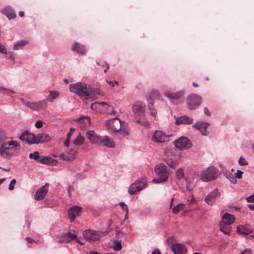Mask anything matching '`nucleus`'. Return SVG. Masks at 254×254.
Instances as JSON below:
<instances>
[{
	"label": "nucleus",
	"instance_id": "1",
	"mask_svg": "<svg viewBox=\"0 0 254 254\" xmlns=\"http://www.w3.org/2000/svg\"><path fill=\"white\" fill-rule=\"evenodd\" d=\"M70 91L81 97H87L88 99H94L95 95H99V91L93 89L90 85L84 82H77L70 85Z\"/></svg>",
	"mask_w": 254,
	"mask_h": 254
},
{
	"label": "nucleus",
	"instance_id": "2",
	"mask_svg": "<svg viewBox=\"0 0 254 254\" xmlns=\"http://www.w3.org/2000/svg\"><path fill=\"white\" fill-rule=\"evenodd\" d=\"M124 124L118 118L107 120L105 122V127L109 133L115 134L119 132L121 135L125 136L128 135L129 132Z\"/></svg>",
	"mask_w": 254,
	"mask_h": 254
},
{
	"label": "nucleus",
	"instance_id": "3",
	"mask_svg": "<svg viewBox=\"0 0 254 254\" xmlns=\"http://www.w3.org/2000/svg\"><path fill=\"white\" fill-rule=\"evenodd\" d=\"M219 175V172L216 168L210 166L202 171L199 178L203 182H208L216 179Z\"/></svg>",
	"mask_w": 254,
	"mask_h": 254
},
{
	"label": "nucleus",
	"instance_id": "4",
	"mask_svg": "<svg viewBox=\"0 0 254 254\" xmlns=\"http://www.w3.org/2000/svg\"><path fill=\"white\" fill-rule=\"evenodd\" d=\"M155 172L158 178L152 180L153 183L158 184L166 182L169 177L167 167L163 164H158L155 168Z\"/></svg>",
	"mask_w": 254,
	"mask_h": 254
},
{
	"label": "nucleus",
	"instance_id": "5",
	"mask_svg": "<svg viewBox=\"0 0 254 254\" xmlns=\"http://www.w3.org/2000/svg\"><path fill=\"white\" fill-rule=\"evenodd\" d=\"M147 186V182L146 179L144 178H141L136 180L129 186L128 192L130 195H134L146 188Z\"/></svg>",
	"mask_w": 254,
	"mask_h": 254
},
{
	"label": "nucleus",
	"instance_id": "6",
	"mask_svg": "<svg viewBox=\"0 0 254 254\" xmlns=\"http://www.w3.org/2000/svg\"><path fill=\"white\" fill-rule=\"evenodd\" d=\"M175 146L180 150L190 149L192 146L191 141L187 137H181L174 141Z\"/></svg>",
	"mask_w": 254,
	"mask_h": 254
},
{
	"label": "nucleus",
	"instance_id": "7",
	"mask_svg": "<svg viewBox=\"0 0 254 254\" xmlns=\"http://www.w3.org/2000/svg\"><path fill=\"white\" fill-rule=\"evenodd\" d=\"M201 102V98L197 94L190 95L186 99V103L190 110L195 109L200 104Z\"/></svg>",
	"mask_w": 254,
	"mask_h": 254
},
{
	"label": "nucleus",
	"instance_id": "8",
	"mask_svg": "<svg viewBox=\"0 0 254 254\" xmlns=\"http://www.w3.org/2000/svg\"><path fill=\"white\" fill-rule=\"evenodd\" d=\"M145 104L140 101L135 102L132 106V110L135 116L143 117L144 114Z\"/></svg>",
	"mask_w": 254,
	"mask_h": 254
},
{
	"label": "nucleus",
	"instance_id": "9",
	"mask_svg": "<svg viewBox=\"0 0 254 254\" xmlns=\"http://www.w3.org/2000/svg\"><path fill=\"white\" fill-rule=\"evenodd\" d=\"M152 140L157 143H163L169 140V137L160 130L155 131L152 136Z\"/></svg>",
	"mask_w": 254,
	"mask_h": 254
},
{
	"label": "nucleus",
	"instance_id": "10",
	"mask_svg": "<svg viewBox=\"0 0 254 254\" xmlns=\"http://www.w3.org/2000/svg\"><path fill=\"white\" fill-rule=\"evenodd\" d=\"M49 186V184L46 183L44 186H42L38 189L34 195V199L37 200L43 199L48 192Z\"/></svg>",
	"mask_w": 254,
	"mask_h": 254
},
{
	"label": "nucleus",
	"instance_id": "11",
	"mask_svg": "<svg viewBox=\"0 0 254 254\" xmlns=\"http://www.w3.org/2000/svg\"><path fill=\"white\" fill-rule=\"evenodd\" d=\"M82 211V207L74 206L68 209V218L71 222L74 221L75 218L78 216Z\"/></svg>",
	"mask_w": 254,
	"mask_h": 254
},
{
	"label": "nucleus",
	"instance_id": "12",
	"mask_svg": "<svg viewBox=\"0 0 254 254\" xmlns=\"http://www.w3.org/2000/svg\"><path fill=\"white\" fill-rule=\"evenodd\" d=\"M184 94L185 91L183 90L173 92L171 90H167L164 92V95L170 100H177L184 96Z\"/></svg>",
	"mask_w": 254,
	"mask_h": 254
},
{
	"label": "nucleus",
	"instance_id": "13",
	"mask_svg": "<svg viewBox=\"0 0 254 254\" xmlns=\"http://www.w3.org/2000/svg\"><path fill=\"white\" fill-rule=\"evenodd\" d=\"M83 235L84 239L89 241H95L100 239L99 235L95 231L91 230L84 231Z\"/></svg>",
	"mask_w": 254,
	"mask_h": 254
},
{
	"label": "nucleus",
	"instance_id": "14",
	"mask_svg": "<svg viewBox=\"0 0 254 254\" xmlns=\"http://www.w3.org/2000/svg\"><path fill=\"white\" fill-rule=\"evenodd\" d=\"M19 139L28 144H36V138L34 133L25 131L20 136Z\"/></svg>",
	"mask_w": 254,
	"mask_h": 254
},
{
	"label": "nucleus",
	"instance_id": "15",
	"mask_svg": "<svg viewBox=\"0 0 254 254\" xmlns=\"http://www.w3.org/2000/svg\"><path fill=\"white\" fill-rule=\"evenodd\" d=\"M87 138L90 141L95 144H100V141L101 138V136H99L94 132L93 130H89L86 133Z\"/></svg>",
	"mask_w": 254,
	"mask_h": 254
},
{
	"label": "nucleus",
	"instance_id": "16",
	"mask_svg": "<svg viewBox=\"0 0 254 254\" xmlns=\"http://www.w3.org/2000/svg\"><path fill=\"white\" fill-rule=\"evenodd\" d=\"M81 129H85L90 125V119L88 117L85 116L78 118L75 120Z\"/></svg>",
	"mask_w": 254,
	"mask_h": 254
},
{
	"label": "nucleus",
	"instance_id": "17",
	"mask_svg": "<svg viewBox=\"0 0 254 254\" xmlns=\"http://www.w3.org/2000/svg\"><path fill=\"white\" fill-rule=\"evenodd\" d=\"M219 194L218 189H214L209 192L204 198V201L208 204L211 205L213 203L215 198Z\"/></svg>",
	"mask_w": 254,
	"mask_h": 254
},
{
	"label": "nucleus",
	"instance_id": "18",
	"mask_svg": "<svg viewBox=\"0 0 254 254\" xmlns=\"http://www.w3.org/2000/svg\"><path fill=\"white\" fill-rule=\"evenodd\" d=\"M71 152H72V155H69V152H65L59 155V157L64 160L71 161L75 158L77 149L76 148H73L71 149Z\"/></svg>",
	"mask_w": 254,
	"mask_h": 254
},
{
	"label": "nucleus",
	"instance_id": "19",
	"mask_svg": "<svg viewBox=\"0 0 254 254\" xmlns=\"http://www.w3.org/2000/svg\"><path fill=\"white\" fill-rule=\"evenodd\" d=\"M209 125V124L206 122H197L193 125V127L198 129L202 135H207L208 134L207 128Z\"/></svg>",
	"mask_w": 254,
	"mask_h": 254
},
{
	"label": "nucleus",
	"instance_id": "20",
	"mask_svg": "<svg viewBox=\"0 0 254 254\" xmlns=\"http://www.w3.org/2000/svg\"><path fill=\"white\" fill-rule=\"evenodd\" d=\"M100 144L109 148H113L115 146V143L113 139L107 136H101Z\"/></svg>",
	"mask_w": 254,
	"mask_h": 254
},
{
	"label": "nucleus",
	"instance_id": "21",
	"mask_svg": "<svg viewBox=\"0 0 254 254\" xmlns=\"http://www.w3.org/2000/svg\"><path fill=\"white\" fill-rule=\"evenodd\" d=\"M172 250L175 254H185L187 252L186 247L180 244H173Z\"/></svg>",
	"mask_w": 254,
	"mask_h": 254
},
{
	"label": "nucleus",
	"instance_id": "22",
	"mask_svg": "<svg viewBox=\"0 0 254 254\" xmlns=\"http://www.w3.org/2000/svg\"><path fill=\"white\" fill-rule=\"evenodd\" d=\"M14 144V141L10 140L9 141L5 142L3 143L0 147V153L1 155L4 157H6L7 154H5V152H7L8 151L10 145H12Z\"/></svg>",
	"mask_w": 254,
	"mask_h": 254
},
{
	"label": "nucleus",
	"instance_id": "23",
	"mask_svg": "<svg viewBox=\"0 0 254 254\" xmlns=\"http://www.w3.org/2000/svg\"><path fill=\"white\" fill-rule=\"evenodd\" d=\"M9 150L7 152H5L4 154H7L6 157H11L14 155L15 153H16L18 150L20 149V146L19 144L17 142L14 141V144L10 145Z\"/></svg>",
	"mask_w": 254,
	"mask_h": 254
},
{
	"label": "nucleus",
	"instance_id": "24",
	"mask_svg": "<svg viewBox=\"0 0 254 254\" xmlns=\"http://www.w3.org/2000/svg\"><path fill=\"white\" fill-rule=\"evenodd\" d=\"M193 123L192 119L187 116L179 117L176 119L175 124L179 125L180 124H188L190 125Z\"/></svg>",
	"mask_w": 254,
	"mask_h": 254
},
{
	"label": "nucleus",
	"instance_id": "25",
	"mask_svg": "<svg viewBox=\"0 0 254 254\" xmlns=\"http://www.w3.org/2000/svg\"><path fill=\"white\" fill-rule=\"evenodd\" d=\"M35 138L36 144L48 142L51 140L50 136L48 134L44 133L38 134L35 136Z\"/></svg>",
	"mask_w": 254,
	"mask_h": 254
},
{
	"label": "nucleus",
	"instance_id": "26",
	"mask_svg": "<svg viewBox=\"0 0 254 254\" xmlns=\"http://www.w3.org/2000/svg\"><path fill=\"white\" fill-rule=\"evenodd\" d=\"M237 231L242 235H247L252 232V230L250 226L247 225H240L237 227Z\"/></svg>",
	"mask_w": 254,
	"mask_h": 254
},
{
	"label": "nucleus",
	"instance_id": "27",
	"mask_svg": "<svg viewBox=\"0 0 254 254\" xmlns=\"http://www.w3.org/2000/svg\"><path fill=\"white\" fill-rule=\"evenodd\" d=\"M235 221V217L233 215L228 213H225L222 217V220L220 222H224L229 225L232 224Z\"/></svg>",
	"mask_w": 254,
	"mask_h": 254
},
{
	"label": "nucleus",
	"instance_id": "28",
	"mask_svg": "<svg viewBox=\"0 0 254 254\" xmlns=\"http://www.w3.org/2000/svg\"><path fill=\"white\" fill-rule=\"evenodd\" d=\"M1 12L9 19L13 18L16 16L13 11L9 6H6L2 9Z\"/></svg>",
	"mask_w": 254,
	"mask_h": 254
},
{
	"label": "nucleus",
	"instance_id": "29",
	"mask_svg": "<svg viewBox=\"0 0 254 254\" xmlns=\"http://www.w3.org/2000/svg\"><path fill=\"white\" fill-rule=\"evenodd\" d=\"M20 100L24 106L28 107L31 110L37 111L36 102H31L23 98L20 99Z\"/></svg>",
	"mask_w": 254,
	"mask_h": 254
},
{
	"label": "nucleus",
	"instance_id": "30",
	"mask_svg": "<svg viewBox=\"0 0 254 254\" xmlns=\"http://www.w3.org/2000/svg\"><path fill=\"white\" fill-rule=\"evenodd\" d=\"M49 94L46 97V100L49 102H53L60 96V93L55 90L49 91Z\"/></svg>",
	"mask_w": 254,
	"mask_h": 254
},
{
	"label": "nucleus",
	"instance_id": "31",
	"mask_svg": "<svg viewBox=\"0 0 254 254\" xmlns=\"http://www.w3.org/2000/svg\"><path fill=\"white\" fill-rule=\"evenodd\" d=\"M230 225L220 222L219 223L220 230L225 235H229L231 232Z\"/></svg>",
	"mask_w": 254,
	"mask_h": 254
},
{
	"label": "nucleus",
	"instance_id": "32",
	"mask_svg": "<svg viewBox=\"0 0 254 254\" xmlns=\"http://www.w3.org/2000/svg\"><path fill=\"white\" fill-rule=\"evenodd\" d=\"M72 50L80 54H84L85 51L84 46L78 43H75L73 44Z\"/></svg>",
	"mask_w": 254,
	"mask_h": 254
},
{
	"label": "nucleus",
	"instance_id": "33",
	"mask_svg": "<svg viewBox=\"0 0 254 254\" xmlns=\"http://www.w3.org/2000/svg\"><path fill=\"white\" fill-rule=\"evenodd\" d=\"M27 44L28 41L27 40H23L19 41L13 44V49L14 50H18Z\"/></svg>",
	"mask_w": 254,
	"mask_h": 254
},
{
	"label": "nucleus",
	"instance_id": "34",
	"mask_svg": "<svg viewBox=\"0 0 254 254\" xmlns=\"http://www.w3.org/2000/svg\"><path fill=\"white\" fill-rule=\"evenodd\" d=\"M147 101L149 103L148 108L149 109L150 115L154 117H155L157 114V111L153 107V102L151 99L147 98Z\"/></svg>",
	"mask_w": 254,
	"mask_h": 254
},
{
	"label": "nucleus",
	"instance_id": "35",
	"mask_svg": "<svg viewBox=\"0 0 254 254\" xmlns=\"http://www.w3.org/2000/svg\"><path fill=\"white\" fill-rule=\"evenodd\" d=\"M36 103H37V111H39L40 110H43V109H45V108L47 106V101L45 100L37 101Z\"/></svg>",
	"mask_w": 254,
	"mask_h": 254
},
{
	"label": "nucleus",
	"instance_id": "36",
	"mask_svg": "<svg viewBox=\"0 0 254 254\" xmlns=\"http://www.w3.org/2000/svg\"><path fill=\"white\" fill-rule=\"evenodd\" d=\"M84 137L79 133L74 140L73 143L75 145H80L84 142Z\"/></svg>",
	"mask_w": 254,
	"mask_h": 254
},
{
	"label": "nucleus",
	"instance_id": "37",
	"mask_svg": "<svg viewBox=\"0 0 254 254\" xmlns=\"http://www.w3.org/2000/svg\"><path fill=\"white\" fill-rule=\"evenodd\" d=\"M66 235L69 242L72 240H75L77 242L81 244V242L77 240L76 235L74 233L69 231L66 233Z\"/></svg>",
	"mask_w": 254,
	"mask_h": 254
},
{
	"label": "nucleus",
	"instance_id": "38",
	"mask_svg": "<svg viewBox=\"0 0 254 254\" xmlns=\"http://www.w3.org/2000/svg\"><path fill=\"white\" fill-rule=\"evenodd\" d=\"M185 208V205L183 203H180L174 206L172 209V212L174 214H177L180 211Z\"/></svg>",
	"mask_w": 254,
	"mask_h": 254
},
{
	"label": "nucleus",
	"instance_id": "39",
	"mask_svg": "<svg viewBox=\"0 0 254 254\" xmlns=\"http://www.w3.org/2000/svg\"><path fill=\"white\" fill-rule=\"evenodd\" d=\"M0 93L6 95H10L11 94H14V92L10 89L0 86Z\"/></svg>",
	"mask_w": 254,
	"mask_h": 254
},
{
	"label": "nucleus",
	"instance_id": "40",
	"mask_svg": "<svg viewBox=\"0 0 254 254\" xmlns=\"http://www.w3.org/2000/svg\"><path fill=\"white\" fill-rule=\"evenodd\" d=\"M184 173L182 168H179L176 172V177L178 180H181L184 178Z\"/></svg>",
	"mask_w": 254,
	"mask_h": 254
},
{
	"label": "nucleus",
	"instance_id": "41",
	"mask_svg": "<svg viewBox=\"0 0 254 254\" xmlns=\"http://www.w3.org/2000/svg\"><path fill=\"white\" fill-rule=\"evenodd\" d=\"M59 241L60 243H69V241L67 236L66 233L62 234L59 238Z\"/></svg>",
	"mask_w": 254,
	"mask_h": 254
},
{
	"label": "nucleus",
	"instance_id": "42",
	"mask_svg": "<svg viewBox=\"0 0 254 254\" xmlns=\"http://www.w3.org/2000/svg\"><path fill=\"white\" fill-rule=\"evenodd\" d=\"M113 248L115 251H119L122 249V244L121 241H114L113 242Z\"/></svg>",
	"mask_w": 254,
	"mask_h": 254
},
{
	"label": "nucleus",
	"instance_id": "43",
	"mask_svg": "<svg viewBox=\"0 0 254 254\" xmlns=\"http://www.w3.org/2000/svg\"><path fill=\"white\" fill-rule=\"evenodd\" d=\"M225 176L231 183L235 184L236 183L237 181L233 174L231 173H226Z\"/></svg>",
	"mask_w": 254,
	"mask_h": 254
},
{
	"label": "nucleus",
	"instance_id": "44",
	"mask_svg": "<svg viewBox=\"0 0 254 254\" xmlns=\"http://www.w3.org/2000/svg\"><path fill=\"white\" fill-rule=\"evenodd\" d=\"M29 158L35 160H38L40 158L39 152L38 151H34L33 153H30L29 154Z\"/></svg>",
	"mask_w": 254,
	"mask_h": 254
},
{
	"label": "nucleus",
	"instance_id": "45",
	"mask_svg": "<svg viewBox=\"0 0 254 254\" xmlns=\"http://www.w3.org/2000/svg\"><path fill=\"white\" fill-rule=\"evenodd\" d=\"M105 109L107 113L110 115H114L115 114L113 107L112 106L108 105Z\"/></svg>",
	"mask_w": 254,
	"mask_h": 254
},
{
	"label": "nucleus",
	"instance_id": "46",
	"mask_svg": "<svg viewBox=\"0 0 254 254\" xmlns=\"http://www.w3.org/2000/svg\"><path fill=\"white\" fill-rule=\"evenodd\" d=\"M120 205L121 206V207L123 209V210L126 211V218L127 217V214H128V212L127 206L124 202H120Z\"/></svg>",
	"mask_w": 254,
	"mask_h": 254
},
{
	"label": "nucleus",
	"instance_id": "47",
	"mask_svg": "<svg viewBox=\"0 0 254 254\" xmlns=\"http://www.w3.org/2000/svg\"><path fill=\"white\" fill-rule=\"evenodd\" d=\"M239 164L240 165L244 166L248 165V162L243 157H240L239 160Z\"/></svg>",
	"mask_w": 254,
	"mask_h": 254
},
{
	"label": "nucleus",
	"instance_id": "48",
	"mask_svg": "<svg viewBox=\"0 0 254 254\" xmlns=\"http://www.w3.org/2000/svg\"><path fill=\"white\" fill-rule=\"evenodd\" d=\"M167 164L172 168H175L177 166L176 162L170 159L167 160Z\"/></svg>",
	"mask_w": 254,
	"mask_h": 254
},
{
	"label": "nucleus",
	"instance_id": "49",
	"mask_svg": "<svg viewBox=\"0 0 254 254\" xmlns=\"http://www.w3.org/2000/svg\"><path fill=\"white\" fill-rule=\"evenodd\" d=\"M186 182V188L188 190L190 191L192 190L193 186L192 185L188 179H185Z\"/></svg>",
	"mask_w": 254,
	"mask_h": 254
},
{
	"label": "nucleus",
	"instance_id": "50",
	"mask_svg": "<svg viewBox=\"0 0 254 254\" xmlns=\"http://www.w3.org/2000/svg\"><path fill=\"white\" fill-rule=\"evenodd\" d=\"M16 180L15 179H12L11 182H10V184L8 186V190H12L14 189V186L16 184Z\"/></svg>",
	"mask_w": 254,
	"mask_h": 254
},
{
	"label": "nucleus",
	"instance_id": "51",
	"mask_svg": "<svg viewBox=\"0 0 254 254\" xmlns=\"http://www.w3.org/2000/svg\"><path fill=\"white\" fill-rule=\"evenodd\" d=\"M50 159V158L47 157H43L39 160V162L42 164H48L49 162Z\"/></svg>",
	"mask_w": 254,
	"mask_h": 254
},
{
	"label": "nucleus",
	"instance_id": "52",
	"mask_svg": "<svg viewBox=\"0 0 254 254\" xmlns=\"http://www.w3.org/2000/svg\"><path fill=\"white\" fill-rule=\"evenodd\" d=\"M8 55V58L9 60L12 62L13 64L15 63V56L14 54L12 52L7 53Z\"/></svg>",
	"mask_w": 254,
	"mask_h": 254
},
{
	"label": "nucleus",
	"instance_id": "53",
	"mask_svg": "<svg viewBox=\"0 0 254 254\" xmlns=\"http://www.w3.org/2000/svg\"><path fill=\"white\" fill-rule=\"evenodd\" d=\"M0 53L3 54H7V50L4 45L0 42Z\"/></svg>",
	"mask_w": 254,
	"mask_h": 254
},
{
	"label": "nucleus",
	"instance_id": "54",
	"mask_svg": "<svg viewBox=\"0 0 254 254\" xmlns=\"http://www.w3.org/2000/svg\"><path fill=\"white\" fill-rule=\"evenodd\" d=\"M243 174V172L239 170H238L237 171V172L235 173V177H234L235 178H238V179H241L242 178V174Z\"/></svg>",
	"mask_w": 254,
	"mask_h": 254
},
{
	"label": "nucleus",
	"instance_id": "55",
	"mask_svg": "<svg viewBox=\"0 0 254 254\" xmlns=\"http://www.w3.org/2000/svg\"><path fill=\"white\" fill-rule=\"evenodd\" d=\"M43 122L41 120L37 121L35 124V127L37 128H40L42 127Z\"/></svg>",
	"mask_w": 254,
	"mask_h": 254
},
{
	"label": "nucleus",
	"instance_id": "56",
	"mask_svg": "<svg viewBox=\"0 0 254 254\" xmlns=\"http://www.w3.org/2000/svg\"><path fill=\"white\" fill-rule=\"evenodd\" d=\"M75 130L74 128H71L67 134V138L70 139Z\"/></svg>",
	"mask_w": 254,
	"mask_h": 254
},
{
	"label": "nucleus",
	"instance_id": "57",
	"mask_svg": "<svg viewBox=\"0 0 254 254\" xmlns=\"http://www.w3.org/2000/svg\"><path fill=\"white\" fill-rule=\"evenodd\" d=\"M248 202H254V193L246 198Z\"/></svg>",
	"mask_w": 254,
	"mask_h": 254
},
{
	"label": "nucleus",
	"instance_id": "58",
	"mask_svg": "<svg viewBox=\"0 0 254 254\" xmlns=\"http://www.w3.org/2000/svg\"><path fill=\"white\" fill-rule=\"evenodd\" d=\"M73 190H74V188L72 186H70L68 187L67 191H68V193L69 195H71V193L73 191Z\"/></svg>",
	"mask_w": 254,
	"mask_h": 254
},
{
	"label": "nucleus",
	"instance_id": "59",
	"mask_svg": "<svg viewBox=\"0 0 254 254\" xmlns=\"http://www.w3.org/2000/svg\"><path fill=\"white\" fill-rule=\"evenodd\" d=\"M241 254H251L250 249H245L242 253Z\"/></svg>",
	"mask_w": 254,
	"mask_h": 254
},
{
	"label": "nucleus",
	"instance_id": "60",
	"mask_svg": "<svg viewBox=\"0 0 254 254\" xmlns=\"http://www.w3.org/2000/svg\"><path fill=\"white\" fill-rule=\"evenodd\" d=\"M69 141H70V139L66 138V140L64 142V146L66 147H68V146L69 145Z\"/></svg>",
	"mask_w": 254,
	"mask_h": 254
},
{
	"label": "nucleus",
	"instance_id": "61",
	"mask_svg": "<svg viewBox=\"0 0 254 254\" xmlns=\"http://www.w3.org/2000/svg\"><path fill=\"white\" fill-rule=\"evenodd\" d=\"M204 112L206 115L209 116L210 115V112H209V110L207 108H205L204 109Z\"/></svg>",
	"mask_w": 254,
	"mask_h": 254
},
{
	"label": "nucleus",
	"instance_id": "62",
	"mask_svg": "<svg viewBox=\"0 0 254 254\" xmlns=\"http://www.w3.org/2000/svg\"><path fill=\"white\" fill-rule=\"evenodd\" d=\"M0 169H2L3 170L6 172H9L10 170V167L8 166L5 167V168L0 167Z\"/></svg>",
	"mask_w": 254,
	"mask_h": 254
},
{
	"label": "nucleus",
	"instance_id": "63",
	"mask_svg": "<svg viewBox=\"0 0 254 254\" xmlns=\"http://www.w3.org/2000/svg\"><path fill=\"white\" fill-rule=\"evenodd\" d=\"M97 104L100 105L102 106H105V108H106L107 107V105H108V104H107V103L104 102H97Z\"/></svg>",
	"mask_w": 254,
	"mask_h": 254
},
{
	"label": "nucleus",
	"instance_id": "64",
	"mask_svg": "<svg viewBox=\"0 0 254 254\" xmlns=\"http://www.w3.org/2000/svg\"><path fill=\"white\" fill-rule=\"evenodd\" d=\"M152 254H161L160 253V252L159 251V250H157V249H155V250H154V251L152 252Z\"/></svg>",
	"mask_w": 254,
	"mask_h": 254
}]
</instances>
